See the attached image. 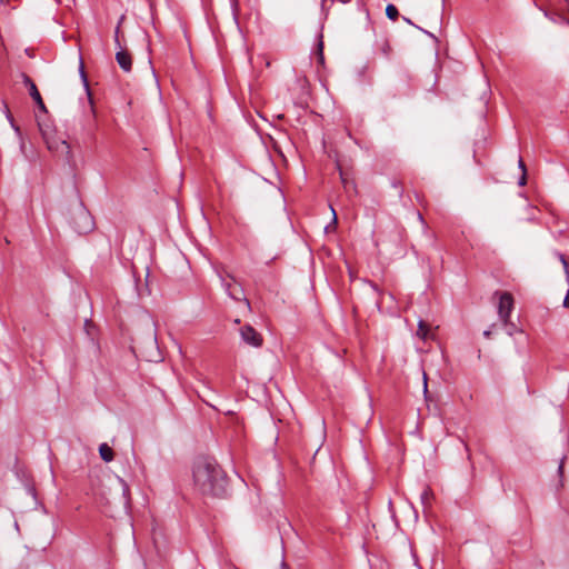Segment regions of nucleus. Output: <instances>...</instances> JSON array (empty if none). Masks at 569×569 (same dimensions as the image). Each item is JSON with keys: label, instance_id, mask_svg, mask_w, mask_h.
I'll return each mask as SVG.
<instances>
[{"label": "nucleus", "instance_id": "nucleus-1", "mask_svg": "<svg viewBox=\"0 0 569 569\" xmlns=\"http://www.w3.org/2000/svg\"><path fill=\"white\" fill-rule=\"evenodd\" d=\"M192 477L196 489L203 496L223 498L228 492V477L212 458L199 457L193 462Z\"/></svg>", "mask_w": 569, "mask_h": 569}, {"label": "nucleus", "instance_id": "nucleus-2", "mask_svg": "<svg viewBox=\"0 0 569 569\" xmlns=\"http://www.w3.org/2000/svg\"><path fill=\"white\" fill-rule=\"evenodd\" d=\"M71 223L73 230L79 234L88 233L94 227L90 212L83 207H79L73 211Z\"/></svg>", "mask_w": 569, "mask_h": 569}, {"label": "nucleus", "instance_id": "nucleus-3", "mask_svg": "<svg viewBox=\"0 0 569 569\" xmlns=\"http://www.w3.org/2000/svg\"><path fill=\"white\" fill-rule=\"evenodd\" d=\"M495 296L499 297L498 301V316L499 319L502 321L503 326H509V319L511 311L513 310V297L510 292L503 291L499 292L496 291Z\"/></svg>", "mask_w": 569, "mask_h": 569}, {"label": "nucleus", "instance_id": "nucleus-4", "mask_svg": "<svg viewBox=\"0 0 569 569\" xmlns=\"http://www.w3.org/2000/svg\"><path fill=\"white\" fill-rule=\"evenodd\" d=\"M240 336L243 342L258 348L262 346L263 339L261 335L250 325H244L240 329Z\"/></svg>", "mask_w": 569, "mask_h": 569}, {"label": "nucleus", "instance_id": "nucleus-5", "mask_svg": "<svg viewBox=\"0 0 569 569\" xmlns=\"http://www.w3.org/2000/svg\"><path fill=\"white\" fill-rule=\"evenodd\" d=\"M21 79H22V82L24 83V86L29 89V94L34 100L38 108L41 111L47 112L46 104L41 98V94H40L36 83L33 82V80L26 73H21Z\"/></svg>", "mask_w": 569, "mask_h": 569}, {"label": "nucleus", "instance_id": "nucleus-6", "mask_svg": "<svg viewBox=\"0 0 569 569\" xmlns=\"http://www.w3.org/2000/svg\"><path fill=\"white\" fill-rule=\"evenodd\" d=\"M222 286L227 292V295L236 300V301H243L247 306L248 309H250V302L249 300L243 296V290L241 287H233L231 283L229 282H226L223 279H222Z\"/></svg>", "mask_w": 569, "mask_h": 569}, {"label": "nucleus", "instance_id": "nucleus-7", "mask_svg": "<svg viewBox=\"0 0 569 569\" xmlns=\"http://www.w3.org/2000/svg\"><path fill=\"white\" fill-rule=\"evenodd\" d=\"M116 60H117L119 67L124 72H130L131 71V68H132V57L129 53V51H127L126 49L120 47L119 50L116 52Z\"/></svg>", "mask_w": 569, "mask_h": 569}, {"label": "nucleus", "instance_id": "nucleus-8", "mask_svg": "<svg viewBox=\"0 0 569 569\" xmlns=\"http://www.w3.org/2000/svg\"><path fill=\"white\" fill-rule=\"evenodd\" d=\"M46 143L49 150L70 156L71 149L66 140H51L46 138Z\"/></svg>", "mask_w": 569, "mask_h": 569}, {"label": "nucleus", "instance_id": "nucleus-9", "mask_svg": "<svg viewBox=\"0 0 569 569\" xmlns=\"http://www.w3.org/2000/svg\"><path fill=\"white\" fill-rule=\"evenodd\" d=\"M545 16L553 23L569 26V19L561 12L558 11H545Z\"/></svg>", "mask_w": 569, "mask_h": 569}, {"label": "nucleus", "instance_id": "nucleus-10", "mask_svg": "<svg viewBox=\"0 0 569 569\" xmlns=\"http://www.w3.org/2000/svg\"><path fill=\"white\" fill-rule=\"evenodd\" d=\"M99 453L103 461L110 462L114 458V453L111 447L108 446V443H101L99 446Z\"/></svg>", "mask_w": 569, "mask_h": 569}, {"label": "nucleus", "instance_id": "nucleus-11", "mask_svg": "<svg viewBox=\"0 0 569 569\" xmlns=\"http://www.w3.org/2000/svg\"><path fill=\"white\" fill-rule=\"evenodd\" d=\"M428 332H429L428 325L423 320L420 319L418 322L417 336L420 337L421 339H427Z\"/></svg>", "mask_w": 569, "mask_h": 569}, {"label": "nucleus", "instance_id": "nucleus-12", "mask_svg": "<svg viewBox=\"0 0 569 569\" xmlns=\"http://www.w3.org/2000/svg\"><path fill=\"white\" fill-rule=\"evenodd\" d=\"M386 16L390 19V20H396L398 17H399V11L397 9L396 6L389 3L387 7H386Z\"/></svg>", "mask_w": 569, "mask_h": 569}, {"label": "nucleus", "instance_id": "nucleus-13", "mask_svg": "<svg viewBox=\"0 0 569 569\" xmlns=\"http://www.w3.org/2000/svg\"><path fill=\"white\" fill-rule=\"evenodd\" d=\"M555 254L559 259V261L562 263L565 272L567 274H569V266H568V261H567L565 254L561 252H558V251H556Z\"/></svg>", "mask_w": 569, "mask_h": 569}, {"label": "nucleus", "instance_id": "nucleus-14", "mask_svg": "<svg viewBox=\"0 0 569 569\" xmlns=\"http://www.w3.org/2000/svg\"><path fill=\"white\" fill-rule=\"evenodd\" d=\"M506 327V330H507V333L509 336H512L515 332L518 331L517 327L515 323H512L510 320H509V326H505Z\"/></svg>", "mask_w": 569, "mask_h": 569}, {"label": "nucleus", "instance_id": "nucleus-15", "mask_svg": "<svg viewBox=\"0 0 569 569\" xmlns=\"http://www.w3.org/2000/svg\"><path fill=\"white\" fill-rule=\"evenodd\" d=\"M381 50H382V53H383L386 57H388V56H389V52H390V46H389V43L385 41V42H383V44H382Z\"/></svg>", "mask_w": 569, "mask_h": 569}, {"label": "nucleus", "instance_id": "nucleus-16", "mask_svg": "<svg viewBox=\"0 0 569 569\" xmlns=\"http://www.w3.org/2000/svg\"><path fill=\"white\" fill-rule=\"evenodd\" d=\"M119 32H120V29H119V26H118L116 31H114V42L118 46V48L121 47L120 41H119Z\"/></svg>", "mask_w": 569, "mask_h": 569}, {"label": "nucleus", "instance_id": "nucleus-17", "mask_svg": "<svg viewBox=\"0 0 569 569\" xmlns=\"http://www.w3.org/2000/svg\"><path fill=\"white\" fill-rule=\"evenodd\" d=\"M340 177H341L342 183H343V186H345V188H346V189H348L350 186H352V184H353L351 181H348V180L343 177L342 172H340Z\"/></svg>", "mask_w": 569, "mask_h": 569}, {"label": "nucleus", "instance_id": "nucleus-18", "mask_svg": "<svg viewBox=\"0 0 569 569\" xmlns=\"http://www.w3.org/2000/svg\"><path fill=\"white\" fill-rule=\"evenodd\" d=\"M120 482H121V486H122L123 496H128L129 495V487H128V485L123 480H120Z\"/></svg>", "mask_w": 569, "mask_h": 569}, {"label": "nucleus", "instance_id": "nucleus-19", "mask_svg": "<svg viewBox=\"0 0 569 569\" xmlns=\"http://www.w3.org/2000/svg\"><path fill=\"white\" fill-rule=\"evenodd\" d=\"M526 173H527V172H522V174H521V177H520V179H519V181H518V184H519V186H525V184H526V182H527Z\"/></svg>", "mask_w": 569, "mask_h": 569}, {"label": "nucleus", "instance_id": "nucleus-20", "mask_svg": "<svg viewBox=\"0 0 569 569\" xmlns=\"http://www.w3.org/2000/svg\"><path fill=\"white\" fill-rule=\"evenodd\" d=\"M518 167H519V169H520L522 172H527V170H526V164H525V162H523L522 158H519Z\"/></svg>", "mask_w": 569, "mask_h": 569}, {"label": "nucleus", "instance_id": "nucleus-21", "mask_svg": "<svg viewBox=\"0 0 569 569\" xmlns=\"http://www.w3.org/2000/svg\"><path fill=\"white\" fill-rule=\"evenodd\" d=\"M417 217H418V220L421 222L423 229H426L427 228V223H426L422 214L419 211L417 212Z\"/></svg>", "mask_w": 569, "mask_h": 569}, {"label": "nucleus", "instance_id": "nucleus-22", "mask_svg": "<svg viewBox=\"0 0 569 569\" xmlns=\"http://www.w3.org/2000/svg\"><path fill=\"white\" fill-rule=\"evenodd\" d=\"M322 41L319 42V60L320 62H323V53H322Z\"/></svg>", "mask_w": 569, "mask_h": 569}, {"label": "nucleus", "instance_id": "nucleus-23", "mask_svg": "<svg viewBox=\"0 0 569 569\" xmlns=\"http://www.w3.org/2000/svg\"><path fill=\"white\" fill-rule=\"evenodd\" d=\"M427 391H428L427 375L423 373V392H425V395L427 393Z\"/></svg>", "mask_w": 569, "mask_h": 569}, {"label": "nucleus", "instance_id": "nucleus-24", "mask_svg": "<svg viewBox=\"0 0 569 569\" xmlns=\"http://www.w3.org/2000/svg\"><path fill=\"white\" fill-rule=\"evenodd\" d=\"M558 472H559L560 476H562V472H563V460H561L559 466H558Z\"/></svg>", "mask_w": 569, "mask_h": 569}, {"label": "nucleus", "instance_id": "nucleus-25", "mask_svg": "<svg viewBox=\"0 0 569 569\" xmlns=\"http://www.w3.org/2000/svg\"><path fill=\"white\" fill-rule=\"evenodd\" d=\"M491 333H492L491 329H488V330H485V331H483V336H485L486 338H490V337H491Z\"/></svg>", "mask_w": 569, "mask_h": 569}, {"label": "nucleus", "instance_id": "nucleus-26", "mask_svg": "<svg viewBox=\"0 0 569 569\" xmlns=\"http://www.w3.org/2000/svg\"><path fill=\"white\" fill-rule=\"evenodd\" d=\"M332 210V213H333V217H332V224H337V214H336V211L331 208Z\"/></svg>", "mask_w": 569, "mask_h": 569}, {"label": "nucleus", "instance_id": "nucleus-27", "mask_svg": "<svg viewBox=\"0 0 569 569\" xmlns=\"http://www.w3.org/2000/svg\"><path fill=\"white\" fill-rule=\"evenodd\" d=\"M80 73H81V77L83 78L84 82L87 81V78H86V74H84V71H83V66L81 64L80 67Z\"/></svg>", "mask_w": 569, "mask_h": 569}, {"label": "nucleus", "instance_id": "nucleus-28", "mask_svg": "<svg viewBox=\"0 0 569 569\" xmlns=\"http://www.w3.org/2000/svg\"><path fill=\"white\" fill-rule=\"evenodd\" d=\"M402 19H403L408 24L415 26V24H413V22H412L409 18L403 17Z\"/></svg>", "mask_w": 569, "mask_h": 569}, {"label": "nucleus", "instance_id": "nucleus-29", "mask_svg": "<svg viewBox=\"0 0 569 569\" xmlns=\"http://www.w3.org/2000/svg\"><path fill=\"white\" fill-rule=\"evenodd\" d=\"M326 1H327V0H321L322 6H325ZM340 1H341V2H343V3H346V2H348L349 0H340Z\"/></svg>", "mask_w": 569, "mask_h": 569}, {"label": "nucleus", "instance_id": "nucleus-30", "mask_svg": "<svg viewBox=\"0 0 569 569\" xmlns=\"http://www.w3.org/2000/svg\"><path fill=\"white\" fill-rule=\"evenodd\" d=\"M565 3H566L567 11L569 13V0H565Z\"/></svg>", "mask_w": 569, "mask_h": 569}, {"label": "nucleus", "instance_id": "nucleus-31", "mask_svg": "<svg viewBox=\"0 0 569 569\" xmlns=\"http://www.w3.org/2000/svg\"><path fill=\"white\" fill-rule=\"evenodd\" d=\"M427 496H428V492H427V491H425V493L422 495V499H423V500H425V499H427Z\"/></svg>", "mask_w": 569, "mask_h": 569}, {"label": "nucleus", "instance_id": "nucleus-32", "mask_svg": "<svg viewBox=\"0 0 569 569\" xmlns=\"http://www.w3.org/2000/svg\"><path fill=\"white\" fill-rule=\"evenodd\" d=\"M415 28H416V29H419V31H422V28H419V26H418V24H415Z\"/></svg>", "mask_w": 569, "mask_h": 569}, {"label": "nucleus", "instance_id": "nucleus-33", "mask_svg": "<svg viewBox=\"0 0 569 569\" xmlns=\"http://www.w3.org/2000/svg\"><path fill=\"white\" fill-rule=\"evenodd\" d=\"M415 28H416V29H419V31H422V28H419V26H418V24H415Z\"/></svg>", "mask_w": 569, "mask_h": 569}, {"label": "nucleus", "instance_id": "nucleus-34", "mask_svg": "<svg viewBox=\"0 0 569 569\" xmlns=\"http://www.w3.org/2000/svg\"><path fill=\"white\" fill-rule=\"evenodd\" d=\"M415 28H416V29H419V31H422V28H419V26H418V24H415Z\"/></svg>", "mask_w": 569, "mask_h": 569}, {"label": "nucleus", "instance_id": "nucleus-35", "mask_svg": "<svg viewBox=\"0 0 569 569\" xmlns=\"http://www.w3.org/2000/svg\"><path fill=\"white\" fill-rule=\"evenodd\" d=\"M281 569H288V568L286 567V563H282V565H281Z\"/></svg>", "mask_w": 569, "mask_h": 569}, {"label": "nucleus", "instance_id": "nucleus-36", "mask_svg": "<svg viewBox=\"0 0 569 569\" xmlns=\"http://www.w3.org/2000/svg\"><path fill=\"white\" fill-rule=\"evenodd\" d=\"M9 0H0L1 3L8 2Z\"/></svg>", "mask_w": 569, "mask_h": 569}]
</instances>
